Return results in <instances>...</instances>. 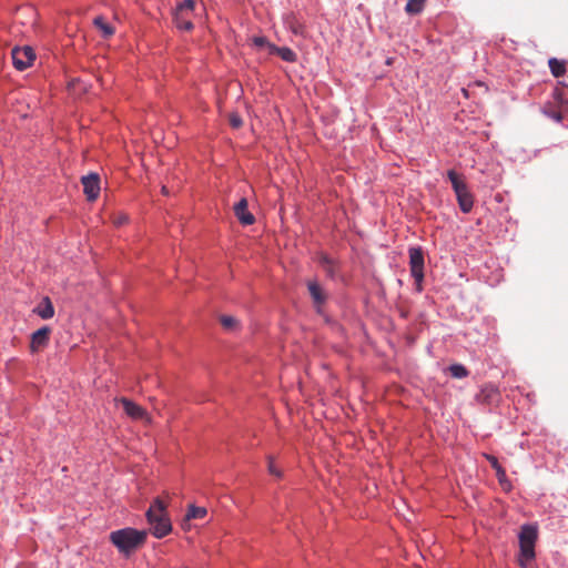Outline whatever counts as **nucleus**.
Masks as SVG:
<instances>
[{
    "label": "nucleus",
    "instance_id": "obj_1",
    "mask_svg": "<svg viewBox=\"0 0 568 568\" xmlns=\"http://www.w3.org/2000/svg\"><path fill=\"white\" fill-rule=\"evenodd\" d=\"M146 537V530H138L126 527L112 531L110 534V541L118 548L121 554L130 556L145 544Z\"/></svg>",
    "mask_w": 568,
    "mask_h": 568
},
{
    "label": "nucleus",
    "instance_id": "obj_2",
    "mask_svg": "<svg viewBox=\"0 0 568 568\" xmlns=\"http://www.w3.org/2000/svg\"><path fill=\"white\" fill-rule=\"evenodd\" d=\"M146 520L150 525V532L155 538H163L172 531V524L166 511V505L155 498L146 510Z\"/></svg>",
    "mask_w": 568,
    "mask_h": 568
},
{
    "label": "nucleus",
    "instance_id": "obj_3",
    "mask_svg": "<svg viewBox=\"0 0 568 568\" xmlns=\"http://www.w3.org/2000/svg\"><path fill=\"white\" fill-rule=\"evenodd\" d=\"M447 178L452 183L462 212L469 213L474 206V196L469 192L465 180L454 170H449L447 172Z\"/></svg>",
    "mask_w": 568,
    "mask_h": 568
},
{
    "label": "nucleus",
    "instance_id": "obj_4",
    "mask_svg": "<svg viewBox=\"0 0 568 568\" xmlns=\"http://www.w3.org/2000/svg\"><path fill=\"white\" fill-rule=\"evenodd\" d=\"M537 540V529L534 526L525 525L519 532V565L526 568V561L535 558V542Z\"/></svg>",
    "mask_w": 568,
    "mask_h": 568
},
{
    "label": "nucleus",
    "instance_id": "obj_5",
    "mask_svg": "<svg viewBox=\"0 0 568 568\" xmlns=\"http://www.w3.org/2000/svg\"><path fill=\"white\" fill-rule=\"evenodd\" d=\"M408 254L410 274L415 280L416 290L420 292L424 281V252L420 247H410Z\"/></svg>",
    "mask_w": 568,
    "mask_h": 568
},
{
    "label": "nucleus",
    "instance_id": "obj_6",
    "mask_svg": "<svg viewBox=\"0 0 568 568\" xmlns=\"http://www.w3.org/2000/svg\"><path fill=\"white\" fill-rule=\"evenodd\" d=\"M196 2H179L173 10V18L176 27L181 30L190 31L193 28V23L190 19V14L195 10Z\"/></svg>",
    "mask_w": 568,
    "mask_h": 568
},
{
    "label": "nucleus",
    "instance_id": "obj_7",
    "mask_svg": "<svg viewBox=\"0 0 568 568\" xmlns=\"http://www.w3.org/2000/svg\"><path fill=\"white\" fill-rule=\"evenodd\" d=\"M11 55L13 65L19 71H23L31 67L36 59L34 50L29 45L13 48Z\"/></svg>",
    "mask_w": 568,
    "mask_h": 568
},
{
    "label": "nucleus",
    "instance_id": "obj_8",
    "mask_svg": "<svg viewBox=\"0 0 568 568\" xmlns=\"http://www.w3.org/2000/svg\"><path fill=\"white\" fill-rule=\"evenodd\" d=\"M83 192L88 201L93 202L99 197L100 194V176L98 173H90L82 176Z\"/></svg>",
    "mask_w": 568,
    "mask_h": 568
},
{
    "label": "nucleus",
    "instance_id": "obj_9",
    "mask_svg": "<svg viewBox=\"0 0 568 568\" xmlns=\"http://www.w3.org/2000/svg\"><path fill=\"white\" fill-rule=\"evenodd\" d=\"M120 403L122 404L124 413L134 420H143L146 424L151 423V417L149 416L148 412L136 403L122 397L120 399Z\"/></svg>",
    "mask_w": 568,
    "mask_h": 568
},
{
    "label": "nucleus",
    "instance_id": "obj_10",
    "mask_svg": "<svg viewBox=\"0 0 568 568\" xmlns=\"http://www.w3.org/2000/svg\"><path fill=\"white\" fill-rule=\"evenodd\" d=\"M475 399L479 404L484 405H493L499 402L500 393L499 389L493 384H485L481 386L479 393L476 395Z\"/></svg>",
    "mask_w": 568,
    "mask_h": 568
},
{
    "label": "nucleus",
    "instance_id": "obj_11",
    "mask_svg": "<svg viewBox=\"0 0 568 568\" xmlns=\"http://www.w3.org/2000/svg\"><path fill=\"white\" fill-rule=\"evenodd\" d=\"M51 329L48 326H43L36 331L31 335L30 349L32 353H37L48 345Z\"/></svg>",
    "mask_w": 568,
    "mask_h": 568
},
{
    "label": "nucleus",
    "instance_id": "obj_12",
    "mask_svg": "<svg viewBox=\"0 0 568 568\" xmlns=\"http://www.w3.org/2000/svg\"><path fill=\"white\" fill-rule=\"evenodd\" d=\"M247 200L245 197L241 199L235 205H234V213L237 220L243 225H251L254 223L255 217L254 215L248 212L247 210Z\"/></svg>",
    "mask_w": 568,
    "mask_h": 568
},
{
    "label": "nucleus",
    "instance_id": "obj_13",
    "mask_svg": "<svg viewBox=\"0 0 568 568\" xmlns=\"http://www.w3.org/2000/svg\"><path fill=\"white\" fill-rule=\"evenodd\" d=\"M307 288L312 296L314 305L320 311V307L326 301V294H325L324 290L321 287V285L316 281H310L307 283Z\"/></svg>",
    "mask_w": 568,
    "mask_h": 568
},
{
    "label": "nucleus",
    "instance_id": "obj_14",
    "mask_svg": "<svg viewBox=\"0 0 568 568\" xmlns=\"http://www.w3.org/2000/svg\"><path fill=\"white\" fill-rule=\"evenodd\" d=\"M270 54H277L281 57L282 60L286 62H295L297 59L296 53L292 49L287 47L280 48L275 44L274 47H270Z\"/></svg>",
    "mask_w": 568,
    "mask_h": 568
},
{
    "label": "nucleus",
    "instance_id": "obj_15",
    "mask_svg": "<svg viewBox=\"0 0 568 568\" xmlns=\"http://www.w3.org/2000/svg\"><path fill=\"white\" fill-rule=\"evenodd\" d=\"M34 312L43 320H49L54 315V307L49 297H44Z\"/></svg>",
    "mask_w": 568,
    "mask_h": 568
},
{
    "label": "nucleus",
    "instance_id": "obj_16",
    "mask_svg": "<svg viewBox=\"0 0 568 568\" xmlns=\"http://www.w3.org/2000/svg\"><path fill=\"white\" fill-rule=\"evenodd\" d=\"M93 24L99 29L104 38H110L114 34V28L110 26L105 18L98 16L93 19Z\"/></svg>",
    "mask_w": 568,
    "mask_h": 568
},
{
    "label": "nucleus",
    "instance_id": "obj_17",
    "mask_svg": "<svg viewBox=\"0 0 568 568\" xmlns=\"http://www.w3.org/2000/svg\"><path fill=\"white\" fill-rule=\"evenodd\" d=\"M286 27L296 36H304V24L301 23L295 16H287L285 19Z\"/></svg>",
    "mask_w": 568,
    "mask_h": 568
},
{
    "label": "nucleus",
    "instance_id": "obj_18",
    "mask_svg": "<svg viewBox=\"0 0 568 568\" xmlns=\"http://www.w3.org/2000/svg\"><path fill=\"white\" fill-rule=\"evenodd\" d=\"M206 508L190 505L185 515V520L202 519L206 516Z\"/></svg>",
    "mask_w": 568,
    "mask_h": 568
},
{
    "label": "nucleus",
    "instance_id": "obj_19",
    "mask_svg": "<svg viewBox=\"0 0 568 568\" xmlns=\"http://www.w3.org/2000/svg\"><path fill=\"white\" fill-rule=\"evenodd\" d=\"M550 71L555 78H559L565 74L566 72V65L564 61H559L556 58H551L548 61Z\"/></svg>",
    "mask_w": 568,
    "mask_h": 568
},
{
    "label": "nucleus",
    "instance_id": "obj_20",
    "mask_svg": "<svg viewBox=\"0 0 568 568\" xmlns=\"http://www.w3.org/2000/svg\"><path fill=\"white\" fill-rule=\"evenodd\" d=\"M252 44L258 49V50H266L267 53L270 54V47H274V43H271L267 38L265 37H260V36H256V37H253L252 38Z\"/></svg>",
    "mask_w": 568,
    "mask_h": 568
},
{
    "label": "nucleus",
    "instance_id": "obj_21",
    "mask_svg": "<svg viewBox=\"0 0 568 568\" xmlns=\"http://www.w3.org/2000/svg\"><path fill=\"white\" fill-rule=\"evenodd\" d=\"M448 371L454 378H465L468 376L467 368L462 364H453L448 367Z\"/></svg>",
    "mask_w": 568,
    "mask_h": 568
},
{
    "label": "nucleus",
    "instance_id": "obj_22",
    "mask_svg": "<svg viewBox=\"0 0 568 568\" xmlns=\"http://www.w3.org/2000/svg\"><path fill=\"white\" fill-rule=\"evenodd\" d=\"M495 471H496V476H497V479H498V483L500 484V486L505 490H510L511 484L507 478L506 470L503 467H498V469Z\"/></svg>",
    "mask_w": 568,
    "mask_h": 568
},
{
    "label": "nucleus",
    "instance_id": "obj_23",
    "mask_svg": "<svg viewBox=\"0 0 568 568\" xmlns=\"http://www.w3.org/2000/svg\"><path fill=\"white\" fill-rule=\"evenodd\" d=\"M222 326L227 331H233L239 326V322L235 317L230 315H222L220 317Z\"/></svg>",
    "mask_w": 568,
    "mask_h": 568
},
{
    "label": "nucleus",
    "instance_id": "obj_24",
    "mask_svg": "<svg viewBox=\"0 0 568 568\" xmlns=\"http://www.w3.org/2000/svg\"><path fill=\"white\" fill-rule=\"evenodd\" d=\"M424 9V2H407L405 7V11L408 14H417L420 13Z\"/></svg>",
    "mask_w": 568,
    "mask_h": 568
},
{
    "label": "nucleus",
    "instance_id": "obj_25",
    "mask_svg": "<svg viewBox=\"0 0 568 568\" xmlns=\"http://www.w3.org/2000/svg\"><path fill=\"white\" fill-rule=\"evenodd\" d=\"M229 122L233 129H240L243 125V120L239 113H231L229 116Z\"/></svg>",
    "mask_w": 568,
    "mask_h": 568
},
{
    "label": "nucleus",
    "instance_id": "obj_26",
    "mask_svg": "<svg viewBox=\"0 0 568 568\" xmlns=\"http://www.w3.org/2000/svg\"><path fill=\"white\" fill-rule=\"evenodd\" d=\"M268 460V465H267V469H268V473L272 475V476H275L277 478H280L282 476V473L281 470L276 467L275 463H274V458L272 456H270L267 458Z\"/></svg>",
    "mask_w": 568,
    "mask_h": 568
},
{
    "label": "nucleus",
    "instance_id": "obj_27",
    "mask_svg": "<svg viewBox=\"0 0 568 568\" xmlns=\"http://www.w3.org/2000/svg\"><path fill=\"white\" fill-rule=\"evenodd\" d=\"M112 222L115 226H121L128 222V215L124 213H118L113 216Z\"/></svg>",
    "mask_w": 568,
    "mask_h": 568
},
{
    "label": "nucleus",
    "instance_id": "obj_28",
    "mask_svg": "<svg viewBox=\"0 0 568 568\" xmlns=\"http://www.w3.org/2000/svg\"><path fill=\"white\" fill-rule=\"evenodd\" d=\"M483 456L485 457L486 460L489 462V464L495 470H497L498 467H501L500 464L498 463V459L494 455L484 453Z\"/></svg>",
    "mask_w": 568,
    "mask_h": 568
},
{
    "label": "nucleus",
    "instance_id": "obj_29",
    "mask_svg": "<svg viewBox=\"0 0 568 568\" xmlns=\"http://www.w3.org/2000/svg\"><path fill=\"white\" fill-rule=\"evenodd\" d=\"M546 114H547L549 118L554 119L556 122H560V121H561V119H562L561 113H560V112H558V111H550V112L546 111Z\"/></svg>",
    "mask_w": 568,
    "mask_h": 568
},
{
    "label": "nucleus",
    "instance_id": "obj_30",
    "mask_svg": "<svg viewBox=\"0 0 568 568\" xmlns=\"http://www.w3.org/2000/svg\"><path fill=\"white\" fill-rule=\"evenodd\" d=\"M162 193H163V194H168V189H166V186H163V187H162Z\"/></svg>",
    "mask_w": 568,
    "mask_h": 568
}]
</instances>
